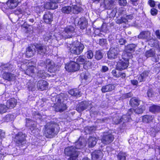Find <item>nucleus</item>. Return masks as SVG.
<instances>
[{
  "label": "nucleus",
  "mask_w": 160,
  "mask_h": 160,
  "mask_svg": "<svg viewBox=\"0 0 160 160\" xmlns=\"http://www.w3.org/2000/svg\"><path fill=\"white\" fill-rule=\"evenodd\" d=\"M32 121L31 120L29 119H26V123L27 125L30 126L32 124Z\"/></svg>",
  "instance_id": "obj_56"
},
{
  "label": "nucleus",
  "mask_w": 160,
  "mask_h": 160,
  "mask_svg": "<svg viewBox=\"0 0 160 160\" xmlns=\"http://www.w3.org/2000/svg\"><path fill=\"white\" fill-rule=\"evenodd\" d=\"M106 40L104 39H100L99 44L101 46H103L106 44Z\"/></svg>",
  "instance_id": "obj_52"
},
{
  "label": "nucleus",
  "mask_w": 160,
  "mask_h": 160,
  "mask_svg": "<svg viewBox=\"0 0 160 160\" xmlns=\"http://www.w3.org/2000/svg\"><path fill=\"white\" fill-rule=\"evenodd\" d=\"M6 107L3 104H0V113L5 112L7 111Z\"/></svg>",
  "instance_id": "obj_44"
},
{
  "label": "nucleus",
  "mask_w": 160,
  "mask_h": 160,
  "mask_svg": "<svg viewBox=\"0 0 160 160\" xmlns=\"http://www.w3.org/2000/svg\"><path fill=\"white\" fill-rule=\"evenodd\" d=\"M47 82L43 80H39L37 84V87L38 89L41 91L45 90L47 88Z\"/></svg>",
  "instance_id": "obj_20"
},
{
  "label": "nucleus",
  "mask_w": 160,
  "mask_h": 160,
  "mask_svg": "<svg viewBox=\"0 0 160 160\" xmlns=\"http://www.w3.org/2000/svg\"><path fill=\"white\" fill-rule=\"evenodd\" d=\"M74 28L71 26H67L63 30V32L60 33L59 34L60 36V38H61V37L62 38H68L72 37L74 33Z\"/></svg>",
  "instance_id": "obj_3"
},
{
  "label": "nucleus",
  "mask_w": 160,
  "mask_h": 160,
  "mask_svg": "<svg viewBox=\"0 0 160 160\" xmlns=\"http://www.w3.org/2000/svg\"><path fill=\"white\" fill-rule=\"evenodd\" d=\"M68 93L71 95L75 96H78L80 95V92L76 89L71 90Z\"/></svg>",
  "instance_id": "obj_39"
},
{
  "label": "nucleus",
  "mask_w": 160,
  "mask_h": 160,
  "mask_svg": "<svg viewBox=\"0 0 160 160\" xmlns=\"http://www.w3.org/2000/svg\"><path fill=\"white\" fill-rule=\"evenodd\" d=\"M108 70V68L106 66H103L102 68V71L103 72H105Z\"/></svg>",
  "instance_id": "obj_62"
},
{
  "label": "nucleus",
  "mask_w": 160,
  "mask_h": 160,
  "mask_svg": "<svg viewBox=\"0 0 160 160\" xmlns=\"http://www.w3.org/2000/svg\"><path fill=\"white\" fill-rule=\"evenodd\" d=\"M147 96L148 97L151 98L154 95V92L151 89H149L147 92Z\"/></svg>",
  "instance_id": "obj_46"
},
{
  "label": "nucleus",
  "mask_w": 160,
  "mask_h": 160,
  "mask_svg": "<svg viewBox=\"0 0 160 160\" xmlns=\"http://www.w3.org/2000/svg\"><path fill=\"white\" fill-rule=\"evenodd\" d=\"M85 62V59L82 56H79L76 59V63L79 64H82Z\"/></svg>",
  "instance_id": "obj_42"
},
{
  "label": "nucleus",
  "mask_w": 160,
  "mask_h": 160,
  "mask_svg": "<svg viewBox=\"0 0 160 160\" xmlns=\"http://www.w3.org/2000/svg\"><path fill=\"white\" fill-rule=\"evenodd\" d=\"M78 153H75L74 156H71L68 159V160H78Z\"/></svg>",
  "instance_id": "obj_48"
},
{
  "label": "nucleus",
  "mask_w": 160,
  "mask_h": 160,
  "mask_svg": "<svg viewBox=\"0 0 160 160\" xmlns=\"http://www.w3.org/2000/svg\"><path fill=\"white\" fill-rule=\"evenodd\" d=\"M115 86L113 85L110 84L106 86H103L101 90L103 92H106L112 91L114 89Z\"/></svg>",
  "instance_id": "obj_25"
},
{
  "label": "nucleus",
  "mask_w": 160,
  "mask_h": 160,
  "mask_svg": "<svg viewBox=\"0 0 160 160\" xmlns=\"http://www.w3.org/2000/svg\"><path fill=\"white\" fill-rule=\"evenodd\" d=\"M25 135L20 132L16 135L14 141L19 145H23L25 143Z\"/></svg>",
  "instance_id": "obj_8"
},
{
  "label": "nucleus",
  "mask_w": 160,
  "mask_h": 160,
  "mask_svg": "<svg viewBox=\"0 0 160 160\" xmlns=\"http://www.w3.org/2000/svg\"><path fill=\"white\" fill-rule=\"evenodd\" d=\"M86 57L89 59H92L93 56V53L91 50L88 51L86 53Z\"/></svg>",
  "instance_id": "obj_43"
},
{
  "label": "nucleus",
  "mask_w": 160,
  "mask_h": 160,
  "mask_svg": "<svg viewBox=\"0 0 160 160\" xmlns=\"http://www.w3.org/2000/svg\"><path fill=\"white\" fill-rule=\"evenodd\" d=\"M154 117L152 115H146L142 117V121L145 123H149L152 122Z\"/></svg>",
  "instance_id": "obj_27"
},
{
  "label": "nucleus",
  "mask_w": 160,
  "mask_h": 160,
  "mask_svg": "<svg viewBox=\"0 0 160 160\" xmlns=\"http://www.w3.org/2000/svg\"><path fill=\"white\" fill-rule=\"evenodd\" d=\"M112 73L114 77L119 78H123L126 77V74L124 73H123L118 71H117L115 69L113 70L112 72Z\"/></svg>",
  "instance_id": "obj_23"
},
{
  "label": "nucleus",
  "mask_w": 160,
  "mask_h": 160,
  "mask_svg": "<svg viewBox=\"0 0 160 160\" xmlns=\"http://www.w3.org/2000/svg\"><path fill=\"white\" fill-rule=\"evenodd\" d=\"M155 54V51L152 49H150L146 51L145 53V56L147 58L153 56Z\"/></svg>",
  "instance_id": "obj_40"
},
{
  "label": "nucleus",
  "mask_w": 160,
  "mask_h": 160,
  "mask_svg": "<svg viewBox=\"0 0 160 160\" xmlns=\"http://www.w3.org/2000/svg\"><path fill=\"white\" fill-rule=\"evenodd\" d=\"M144 110V107L141 106L135 110H134L133 109H130L129 110L128 112V115H123L121 118L118 120V121L115 122V123L116 124H118L122 121L123 122H125L126 121L129 122L130 120V115L133 111H134L136 113L139 114L142 113Z\"/></svg>",
  "instance_id": "obj_1"
},
{
  "label": "nucleus",
  "mask_w": 160,
  "mask_h": 160,
  "mask_svg": "<svg viewBox=\"0 0 160 160\" xmlns=\"http://www.w3.org/2000/svg\"><path fill=\"white\" fill-rule=\"evenodd\" d=\"M2 78L8 81H13L15 79L16 76L14 74L10 73L5 72L2 74Z\"/></svg>",
  "instance_id": "obj_19"
},
{
  "label": "nucleus",
  "mask_w": 160,
  "mask_h": 160,
  "mask_svg": "<svg viewBox=\"0 0 160 160\" xmlns=\"http://www.w3.org/2000/svg\"><path fill=\"white\" fill-rule=\"evenodd\" d=\"M140 101L136 98H132L130 101V105L133 107L138 106L140 103Z\"/></svg>",
  "instance_id": "obj_29"
},
{
  "label": "nucleus",
  "mask_w": 160,
  "mask_h": 160,
  "mask_svg": "<svg viewBox=\"0 0 160 160\" xmlns=\"http://www.w3.org/2000/svg\"><path fill=\"white\" fill-rule=\"evenodd\" d=\"M126 154L123 152H120L118 154L117 158L118 160H126Z\"/></svg>",
  "instance_id": "obj_38"
},
{
  "label": "nucleus",
  "mask_w": 160,
  "mask_h": 160,
  "mask_svg": "<svg viewBox=\"0 0 160 160\" xmlns=\"http://www.w3.org/2000/svg\"><path fill=\"white\" fill-rule=\"evenodd\" d=\"M71 7L72 12L73 13L77 14L80 12L82 10L79 6L77 5H72Z\"/></svg>",
  "instance_id": "obj_30"
},
{
  "label": "nucleus",
  "mask_w": 160,
  "mask_h": 160,
  "mask_svg": "<svg viewBox=\"0 0 160 160\" xmlns=\"http://www.w3.org/2000/svg\"><path fill=\"white\" fill-rule=\"evenodd\" d=\"M35 47L37 49L38 54L43 55L49 51V48L48 46H42L41 45L37 44L35 45Z\"/></svg>",
  "instance_id": "obj_12"
},
{
  "label": "nucleus",
  "mask_w": 160,
  "mask_h": 160,
  "mask_svg": "<svg viewBox=\"0 0 160 160\" xmlns=\"http://www.w3.org/2000/svg\"><path fill=\"white\" fill-rule=\"evenodd\" d=\"M145 33L144 32H141L138 36V38L140 39L145 38Z\"/></svg>",
  "instance_id": "obj_54"
},
{
  "label": "nucleus",
  "mask_w": 160,
  "mask_h": 160,
  "mask_svg": "<svg viewBox=\"0 0 160 160\" xmlns=\"http://www.w3.org/2000/svg\"><path fill=\"white\" fill-rule=\"evenodd\" d=\"M89 74L88 73L82 72L81 74V77L82 78L86 80H87Z\"/></svg>",
  "instance_id": "obj_47"
},
{
  "label": "nucleus",
  "mask_w": 160,
  "mask_h": 160,
  "mask_svg": "<svg viewBox=\"0 0 160 160\" xmlns=\"http://www.w3.org/2000/svg\"><path fill=\"white\" fill-rule=\"evenodd\" d=\"M17 103V100L14 98H12L7 101L6 104V109L11 108L15 107Z\"/></svg>",
  "instance_id": "obj_21"
},
{
  "label": "nucleus",
  "mask_w": 160,
  "mask_h": 160,
  "mask_svg": "<svg viewBox=\"0 0 160 160\" xmlns=\"http://www.w3.org/2000/svg\"><path fill=\"white\" fill-rule=\"evenodd\" d=\"M148 3L151 7H154L155 5V2L153 0H149L148 1Z\"/></svg>",
  "instance_id": "obj_55"
},
{
  "label": "nucleus",
  "mask_w": 160,
  "mask_h": 160,
  "mask_svg": "<svg viewBox=\"0 0 160 160\" xmlns=\"http://www.w3.org/2000/svg\"><path fill=\"white\" fill-rule=\"evenodd\" d=\"M56 104L54 106L55 107V110L57 112H62L66 110V105L62 102H61V96L58 95L56 98Z\"/></svg>",
  "instance_id": "obj_5"
},
{
  "label": "nucleus",
  "mask_w": 160,
  "mask_h": 160,
  "mask_svg": "<svg viewBox=\"0 0 160 160\" xmlns=\"http://www.w3.org/2000/svg\"><path fill=\"white\" fill-rule=\"evenodd\" d=\"M92 160H101L103 156V154L100 150L95 151L92 153Z\"/></svg>",
  "instance_id": "obj_16"
},
{
  "label": "nucleus",
  "mask_w": 160,
  "mask_h": 160,
  "mask_svg": "<svg viewBox=\"0 0 160 160\" xmlns=\"http://www.w3.org/2000/svg\"><path fill=\"white\" fill-rule=\"evenodd\" d=\"M71 52L76 55L80 54L84 48V45L78 42H74L70 45Z\"/></svg>",
  "instance_id": "obj_2"
},
{
  "label": "nucleus",
  "mask_w": 160,
  "mask_h": 160,
  "mask_svg": "<svg viewBox=\"0 0 160 160\" xmlns=\"http://www.w3.org/2000/svg\"><path fill=\"white\" fill-rule=\"evenodd\" d=\"M113 136L110 134H106L103 135L102 139V142L107 144L111 142L113 140Z\"/></svg>",
  "instance_id": "obj_13"
},
{
  "label": "nucleus",
  "mask_w": 160,
  "mask_h": 160,
  "mask_svg": "<svg viewBox=\"0 0 160 160\" xmlns=\"http://www.w3.org/2000/svg\"><path fill=\"white\" fill-rule=\"evenodd\" d=\"M128 58L120 60L117 63L116 68L119 70H122L126 68L128 66Z\"/></svg>",
  "instance_id": "obj_7"
},
{
  "label": "nucleus",
  "mask_w": 160,
  "mask_h": 160,
  "mask_svg": "<svg viewBox=\"0 0 160 160\" xmlns=\"http://www.w3.org/2000/svg\"><path fill=\"white\" fill-rule=\"evenodd\" d=\"M65 68L68 72H75L79 69L80 66L74 61H71L68 65H66Z\"/></svg>",
  "instance_id": "obj_9"
},
{
  "label": "nucleus",
  "mask_w": 160,
  "mask_h": 160,
  "mask_svg": "<svg viewBox=\"0 0 160 160\" xmlns=\"http://www.w3.org/2000/svg\"><path fill=\"white\" fill-rule=\"evenodd\" d=\"M131 83L133 85H136L138 83V82L136 80H132L131 81Z\"/></svg>",
  "instance_id": "obj_63"
},
{
  "label": "nucleus",
  "mask_w": 160,
  "mask_h": 160,
  "mask_svg": "<svg viewBox=\"0 0 160 160\" xmlns=\"http://www.w3.org/2000/svg\"><path fill=\"white\" fill-rule=\"evenodd\" d=\"M158 11L157 9L153 8L151 11V13L152 15H155L157 14Z\"/></svg>",
  "instance_id": "obj_53"
},
{
  "label": "nucleus",
  "mask_w": 160,
  "mask_h": 160,
  "mask_svg": "<svg viewBox=\"0 0 160 160\" xmlns=\"http://www.w3.org/2000/svg\"><path fill=\"white\" fill-rule=\"evenodd\" d=\"M114 2L113 0H104V3L106 9H109Z\"/></svg>",
  "instance_id": "obj_31"
},
{
  "label": "nucleus",
  "mask_w": 160,
  "mask_h": 160,
  "mask_svg": "<svg viewBox=\"0 0 160 160\" xmlns=\"http://www.w3.org/2000/svg\"><path fill=\"white\" fill-rule=\"evenodd\" d=\"M30 129L31 130L32 132L35 134V135H38L40 131V130L38 128H35L33 129L32 128Z\"/></svg>",
  "instance_id": "obj_45"
},
{
  "label": "nucleus",
  "mask_w": 160,
  "mask_h": 160,
  "mask_svg": "<svg viewBox=\"0 0 160 160\" xmlns=\"http://www.w3.org/2000/svg\"><path fill=\"white\" fill-rule=\"evenodd\" d=\"M35 52V50H32L30 47H29L26 50V56L28 58L31 57L33 56Z\"/></svg>",
  "instance_id": "obj_28"
},
{
  "label": "nucleus",
  "mask_w": 160,
  "mask_h": 160,
  "mask_svg": "<svg viewBox=\"0 0 160 160\" xmlns=\"http://www.w3.org/2000/svg\"><path fill=\"white\" fill-rule=\"evenodd\" d=\"M18 0H8L7 2V5L10 9H13L18 5Z\"/></svg>",
  "instance_id": "obj_22"
},
{
  "label": "nucleus",
  "mask_w": 160,
  "mask_h": 160,
  "mask_svg": "<svg viewBox=\"0 0 160 160\" xmlns=\"http://www.w3.org/2000/svg\"><path fill=\"white\" fill-rule=\"evenodd\" d=\"M53 16L52 13L47 12L45 13L43 16L44 21L48 24H50L52 21Z\"/></svg>",
  "instance_id": "obj_18"
},
{
  "label": "nucleus",
  "mask_w": 160,
  "mask_h": 160,
  "mask_svg": "<svg viewBox=\"0 0 160 160\" xmlns=\"http://www.w3.org/2000/svg\"><path fill=\"white\" fill-rule=\"evenodd\" d=\"M97 140L95 137H90L88 140V146L92 148L94 147L97 143Z\"/></svg>",
  "instance_id": "obj_26"
},
{
  "label": "nucleus",
  "mask_w": 160,
  "mask_h": 160,
  "mask_svg": "<svg viewBox=\"0 0 160 160\" xmlns=\"http://www.w3.org/2000/svg\"><path fill=\"white\" fill-rule=\"evenodd\" d=\"M28 88L29 90L31 91L33 90L34 89V86L33 84H32L31 86H29Z\"/></svg>",
  "instance_id": "obj_64"
},
{
  "label": "nucleus",
  "mask_w": 160,
  "mask_h": 160,
  "mask_svg": "<svg viewBox=\"0 0 160 160\" xmlns=\"http://www.w3.org/2000/svg\"><path fill=\"white\" fill-rule=\"evenodd\" d=\"M65 154L68 156H74L75 153H78L79 154V152L74 148L73 146L68 147L66 148L64 150Z\"/></svg>",
  "instance_id": "obj_15"
},
{
  "label": "nucleus",
  "mask_w": 160,
  "mask_h": 160,
  "mask_svg": "<svg viewBox=\"0 0 160 160\" xmlns=\"http://www.w3.org/2000/svg\"><path fill=\"white\" fill-rule=\"evenodd\" d=\"M103 53L101 51L98 50L96 51L95 57L96 59L98 60H100L103 57Z\"/></svg>",
  "instance_id": "obj_36"
},
{
  "label": "nucleus",
  "mask_w": 160,
  "mask_h": 160,
  "mask_svg": "<svg viewBox=\"0 0 160 160\" xmlns=\"http://www.w3.org/2000/svg\"><path fill=\"white\" fill-rule=\"evenodd\" d=\"M120 52L118 48L111 47L108 53V58L110 59H114L119 57Z\"/></svg>",
  "instance_id": "obj_6"
},
{
  "label": "nucleus",
  "mask_w": 160,
  "mask_h": 160,
  "mask_svg": "<svg viewBox=\"0 0 160 160\" xmlns=\"http://www.w3.org/2000/svg\"><path fill=\"white\" fill-rule=\"evenodd\" d=\"M54 131V129L52 126H49L48 127L47 125L46 126V133L48 135H51L53 133Z\"/></svg>",
  "instance_id": "obj_34"
},
{
  "label": "nucleus",
  "mask_w": 160,
  "mask_h": 160,
  "mask_svg": "<svg viewBox=\"0 0 160 160\" xmlns=\"http://www.w3.org/2000/svg\"><path fill=\"white\" fill-rule=\"evenodd\" d=\"M62 11L63 13H69L71 11V7L70 6H65L62 8Z\"/></svg>",
  "instance_id": "obj_41"
},
{
  "label": "nucleus",
  "mask_w": 160,
  "mask_h": 160,
  "mask_svg": "<svg viewBox=\"0 0 160 160\" xmlns=\"http://www.w3.org/2000/svg\"><path fill=\"white\" fill-rule=\"evenodd\" d=\"M138 0H130L132 2V4L136 6L138 5V3L137 2Z\"/></svg>",
  "instance_id": "obj_61"
},
{
  "label": "nucleus",
  "mask_w": 160,
  "mask_h": 160,
  "mask_svg": "<svg viewBox=\"0 0 160 160\" xmlns=\"http://www.w3.org/2000/svg\"><path fill=\"white\" fill-rule=\"evenodd\" d=\"M38 77L44 78L45 76V73L43 71L40 70L38 72Z\"/></svg>",
  "instance_id": "obj_49"
},
{
  "label": "nucleus",
  "mask_w": 160,
  "mask_h": 160,
  "mask_svg": "<svg viewBox=\"0 0 160 160\" xmlns=\"http://www.w3.org/2000/svg\"><path fill=\"white\" fill-rule=\"evenodd\" d=\"M119 42L120 45H123L125 43L126 40L123 39L121 38L120 39Z\"/></svg>",
  "instance_id": "obj_58"
},
{
  "label": "nucleus",
  "mask_w": 160,
  "mask_h": 160,
  "mask_svg": "<svg viewBox=\"0 0 160 160\" xmlns=\"http://www.w3.org/2000/svg\"><path fill=\"white\" fill-rule=\"evenodd\" d=\"M28 65H26V64L23 62H19L18 63V67H19L22 71L24 70V69L27 66L28 68L25 71V73L26 74L29 76H32V74L34 73V67L30 64L29 63Z\"/></svg>",
  "instance_id": "obj_4"
},
{
  "label": "nucleus",
  "mask_w": 160,
  "mask_h": 160,
  "mask_svg": "<svg viewBox=\"0 0 160 160\" xmlns=\"http://www.w3.org/2000/svg\"><path fill=\"white\" fill-rule=\"evenodd\" d=\"M133 18V17L132 14L127 15L125 16L124 17L121 18L120 19H118L116 21V22L119 24L125 23H126L128 20H132Z\"/></svg>",
  "instance_id": "obj_17"
},
{
  "label": "nucleus",
  "mask_w": 160,
  "mask_h": 160,
  "mask_svg": "<svg viewBox=\"0 0 160 160\" xmlns=\"http://www.w3.org/2000/svg\"><path fill=\"white\" fill-rule=\"evenodd\" d=\"M78 24L79 25L80 28L83 29L87 27L88 22L87 20L85 18H82L78 22Z\"/></svg>",
  "instance_id": "obj_24"
},
{
  "label": "nucleus",
  "mask_w": 160,
  "mask_h": 160,
  "mask_svg": "<svg viewBox=\"0 0 160 160\" xmlns=\"http://www.w3.org/2000/svg\"><path fill=\"white\" fill-rule=\"evenodd\" d=\"M91 107L90 104L86 101H83L79 104L76 108V110L78 112H81L84 110L88 109V108H90Z\"/></svg>",
  "instance_id": "obj_10"
},
{
  "label": "nucleus",
  "mask_w": 160,
  "mask_h": 160,
  "mask_svg": "<svg viewBox=\"0 0 160 160\" xmlns=\"http://www.w3.org/2000/svg\"><path fill=\"white\" fill-rule=\"evenodd\" d=\"M155 34L157 37L158 39H160V32L159 30H157L155 32Z\"/></svg>",
  "instance_id": "obj_57"
},
{
  "label": "nucleus",
  "mask_w": 160,
  "mask_h": 160,
  "mask_svg": "<svg viewBox=\"0 0 160 160\" xmlns=\"http://www.w3.org/2000/svg\"><path fill=\"white\" fill-rule=\"evenodd\" d=\"M49 2L46 3L44 6L45 8L48 9H54L58 7L57 3L59 0H49Z\"/></svg>",
  "instance_id": "obj_14"
},
{
  "label": "nucleus",
  "mask_w": 160,
  "mask_h": 160,
  "mask_svg": "<svg viewBox=\"0 0 160 160\" xmlns=\"http://www.w3.org/2000/svg\"><path fill=\"white\" fill-rule=\"evenodd\" d=\"M132 95V94L131 92H129L125 94H123L122 96V99H125L127 98L131 97Z\"/></svg>",
  "instance_id": "obj_50"
},
{
  "label": "nucleus",
  "mask_w": 160,
  "mask_h": 160,
  "mask_svg": "<svg viewBox=\"0 0 160 160\" xmlns=\"http://www.w3.org/2000/svg\"><path fill=\"white\" fill-rule=\"evenodd\" d=\"M118 2L119 4L122 6H125L127 3L126 0H118Z\"/></svg>",
  "instance_id": "obj_51"
},
{
  "label": "nucleus",
  "mask_w": 160,
  "mask_h": 160,
  "mask_svg": "<svg viewBox=\"0 0 160 160\" xmlns=\"http://www.w3.org/2000/svg\"><path fill=\"white\" fill-rule=\"evenodd\" d=\"M136 46L135 45L131 44L125 47V49L127 52L131 53L135 50Z\"/></svg>",
  "instance_id": "obj_33"
},
{
  "label": "nucleus",
  "mask_w": 160,
  "mask_h": 160,
  "mask_svg": "<svg viewBox=\"0 0 160 160\" xmlns=\"http://www.w3.org/2000/svg\"><path fill=\"white\" fill-rule=\"evenodd\" d=\"M45 67L48 68V71L50 72H54L56 70L54 63L50 59L46 60L44 62Z\"/></svg>",
  "instance_id": "obj_11"
},
{
  "label": "nucleus",
  "mask_w": 160,
  "mask_h": 160,
  "mask_svg": "<svg viewBox=\"0 0 160 160\" xmlns=\"http://www.w3.org/2000/svg\"><path fill=\"white\" fill-rule=\"evenodd\" d=\"M149 111L155 113L160 111V107L155 105H153L149 107Z\"/></svg>",
  "instance_id": "obj_35"
},
{
  "label": "nucleus",
  "mask_w": 160,
  "mask_h": 160,
  "mask_svg": "<svg viewBox=\"0 0 160 160\" xmlns=\"http://www.w3.org/2000/svg\"><path fill=\"white\" fill-rule=\"evenodd\" d=\"M144 32L145 33V38H147L150 36V33L149 31H145Z\"/></svg>",
  "instance_id": "obj_60"
},
{
  "label": "nucleus",
  "mask_w": 160,
  "mask_h": 160,
  "mask_svg": "<svg viewBox=\"0 0 160 160\" xmlns=\"http://www.w3.org/2000/svg\"><path fill=\"white\" fill-rule=\"evenodd\" d=\"M5 135V132L1 130H0V138H4Z\"/></svg>",
  "instance_id": "obj_59"
},
{
  "label": "nucleus",
  "mask_w": 160,
  "mask_h": 160,
  "mask_svg": "<svg viewBox=\"0 0 160 160\" xmlns=\"http://www.w3.org/2000/svg\"><path fill=\"white\" fill-rule=\"evenodd\" d=\"M85 146V144H82L79 140L75 143L74 147L76 149H80L83 148Z\"/></svg>",
  "instance_id": "obj_37"
},
{
  "label": "nucleus",
  "mask_w": 160,
  "mask_h": 160,
  "mask_svg": "<svg viewBox=\"0 0 160 160\" xmlns=\"http://www.w3.org/2000/svg\"><path fill=\"white\" fill-rule=\"evenodd\" d=\"M148 76V72H144L141 73L138 78V80L140 82L145 81Z\"/></svg>",
  "instance_id": "obj_32"
}]
</instances>
